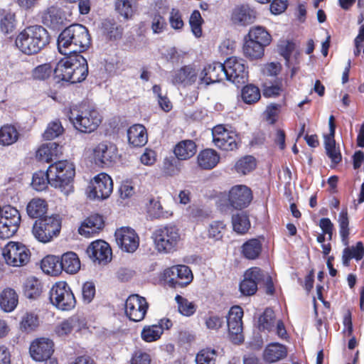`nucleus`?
Listing matches in <instances>:
<instances>
[{"label": "nucleus", "mask_w": 364, "mask_h": 364, "mask_svg": "<svg viewBox=\"0 0 364 364\" xmlns=\"http://www.w3.org/2000/svg\"><path fill=\"white\" fill-rule=\"evenodd\" d=\"M57 43L61 54L80 55L90 47L91 38L87 28L76 23L68 26L60 33Z\"/></svg>", "instance_id": "nucleus-1"}, {"label": "nucleus", "mask_w": 364, "mask_h": 364, "mask_svg": "<svg viewBox=\"0 0 364 364\" xmlns=\"http://www.w3.org/2000/svg\"><path fill=\"white\" fill-rule=\"evenodd\" d=\"M58 80L72 84L83 81L88 73L87 60L81 55H70L61 59L53 70Z\"/></svg>", "instance_id": "nucleus-2"}, {"label": "nucleus", "mask_w": 364, "mask_h": 364, "mask_svg": "<svg viewBox=\"0 0 364 364\" xmlns=\"http://www.w3.org/2000/svg\"><path fill=\"white\" fill-rule=\"evenodd\" d=\"M50 41L47 30L41 26H30L24 28L16 37V47L26 55L40 52Z\"/></svg>", "instance_id": "nucleus-3"}, {"label": "nucleus", "mask_w": 364, "mask_h": 364, "mask_svg": "<svg viewBox=\"0 0 364 364\" xmlns=\"http://www.w3.org/2000/svg\"><path fill=\"white\" fill-rule=\"evenodd\" d=\"M75 175V165L67 160L59 161L48 167L50 186L60 189L65 195L73 191V181Z\"/></svg>", "instance_id": "nucleus-4"}, {"label": "nucleus", "mask_w": 364, "mask_h": 364, "mask_svg": "<svg viewBox=\"0 0 364 364\" xmlns=\"http://www.w3.org/2000/svg\"><path fill=\"white\" fill-rule=\"evenodd\" d=\"M68 117L74 127L83 133L94 132L102 122V117L97 110L84 107L70 108Z\"/></svg>", "instance_id": "nucleus-5"}, {"label": "nucleus", "mask_w": 364, "mask_h": 364, "mask_svg": "<svg viewBox=\"0 0 364 364\" xmlns=\"http://www.w3.org/2000/svg\"><path fill=\"white\" fill-rule=\"evenodd\" d=\"M61 224L62 220L59 215L40 218L33 223L32 234L38 241L48 243L59 235Z\"/></svg>", "instance_id": "nucleus-6"}, {"label": "nucleus", "mask_w": 364, "mask_h": 364, "mask_svg": "<svg viewBox=\"0 0 364 364\" xmlns=\"http://www.w3.org/2000/svg\"><path fill=\"white\" fill-rule=\"evenodd\" d=\"M152 238L156 249L163 253L176 250L181 239L179 230L175 225H166L156 229Z\"/></svg>", "instance_id": "nucleus-7"}, {"label": "nucleus", "mask_w": 364, "mask_h": 364, "mask_svg": "<svg viewBox=\"0 0 364 364\" xmlns=\"http://www.w3.org/2000/svg\"><path fill=\"white\" fill-rule=\"evenodd\" d=\"M2 255L8 265L23 267L29 262L31 252L21 242H9L2 249Z\"/></svg>", "instance_id": "nucleus-8"}, {"label": "nucleus", "mask_w": 364, "mask_h": 364, "mask_svg": "<svg viewBox=\"0 0 364 364\" xmlns=\"http://www.w3.org/2000/svg\"><path fill=\"white\" fill-rule=\"evenodd\" d=\"M51 303L58 309L69 311L75 306V299L69 285L65 282L55 283L50 290Z\"/></svg>", "instance_id": "nucleus-9"}, {"label": "nucleus", "mask_w": 364, "mask_h": 364, "mask_svg": "<svg viewBox=\"0 0 364 364\" xmlns=\"http://www.w3.org/2000/svg\"><path fill=\"white\" fill-rule=\"evenodd\" d=\"M21 222L18 210L11 205L0 208V237H12L18 230Z\"/></svg>", "instance_id": "nucleus-10"}, {"label": "nucleus", "mask_w": 364, "mask_h": 364, "mask_svg": "<svg viewBox=\"0 0 364 364\" xmlns=\"http://www.w3.org/2000/svg\"><path fill=\"white\" fill-rule=\"evenodd\" d=\"M213 142L219 149L232 151L238 149L239 137L235 132L218 124L212 129Z\"/></svg>", "instance_id": "nucleus-11"}, {"label": "nucleus", "mask_w": 364, "mask_h": 364, "mask_svg": "<svg viewBox=\"0 0 364 364\" xmlns=\"http://www.w3.org/2000/svg\"><path fill=\"white\" fill-rule=\"evenodd\" d=\"M112 191V178L105 173H100L90 181L87 189V196L93 200H103L109 198Z\"/></svg>", "instance_id": "nucleus-12"}, {"label": "nucleus", "mask_w": 364, "mask_h": 364, "mask_svg": "<svg viewBox=\"0 0 364 364\" xmlns=\"http://www.w3.org/2000/svg\"><path fill=\"white\" fill-rule=\"evenodd\" d=\"M193 274L188 266L176 265L164 272L165 282L172 288H183L193 280Z\"/></svg>", "instance_id": "nucleus-13"}, {"label": "nucleus", "mask_w": 364, "mask_h": 364, "mask_svg": "<svg viewBox=\"0 0 364 364\" xmlns=\"http://www.w3.org/2000/svg\"><path fill=\"white\" fill-rule=\"evenodd\" d=\"M243 310L239 306L231 307L227 316L228 338L234 344H240L244 341L242 318Z\"/></svg>", "instance_id": "nucleus-14"}, {"label": "nucleus", "mask_w": 364, "mask_h": 364, "mask_svg": "<svg viewBox=\"0 0 364 364\" xmlns=\"http://www.w3.org/2000/svg\"><path fill=\"white\" fill-rule=\"evenodd\" d=\"M226 80L234 84H243L247 80L248 71L245 60L231 57L225 62Z\"/></svg>", "instance_id": "nucleus-15"}, {"label": "nucleus", "mask_w": 364, "mask_h": 364, "mask_svg": "<svg viewBox=\"0 0 364 364\" xmlns=\"http://www.w3.org/2000/svg\"><path fill=\"white\" fill-rule=\"evenodd\" d=\"M117 146L109 141H102L97 144L92 149V157L95 163L100 166L111 165L117 159Z\"/></svg>", "instance_id": "nucleus-16"}, {"label": "nucleus", "mask_w": 364, "mask_h": 364, "mask_svg": "<svg viewBox=\"0 0 364 364\" xmlns=\"http://www.w3.org/2000/svg\"><path fill=\"white\" fill-rule=\"evenodd\" d=\"M148 307L145 298L132 294L125 301V314L131 321L139 322L144 318Z\"/></svg>", "instance_id": "nucleus-17"}, {"label": "nucleus", "mask_w": 364, "mask_h": 364, "mask_svg": "<svg viewBox=\"0 0 364 364\" xmlns=\"http://www.w3.org/2000/svg\"><path fill=\"white\" fill-rule=\"evenodd\" d=\"M225 63L213 62L200 70L199 85H208L226 79Z\"/></svg>", "instance_id": "nucleus-18"}, {"label": "nucleus", "mask_w": 364, "mask_h": 364, "mask_svg": "<svg viewBox=\"0 0 364 364\" xmlns=\"http://www.w3.org/2000/svg\"><path fill=\"white\" fill-rule=\"evenodd\" d=\"M115 239L118 246L124 251L134 252L139 245V239L134 230L123 227L115 232Z\"/></svg>", "instance_id": "nucleus-19"}, {"label": "nucleus", "mask_w": 364, "mask_h": 364, "mask_svg": "<svg viewBox=\"0 0 364 364\" xmlns=\"http://www.w3.org/2000/svg\"><path fill=\"white\" fill-rule=\"evenodd\" d=\"M252 200V191L245 185L234 186L229 191V203L235 209H242L247 207Z\"/></svg>", "instance_id": "nucleus-20"}, {"label": "nucleus", "mask_w": 364, "mask_h": 364, "mask_svg": "<svg viewBox=\"0 0 364 364\" xmlns=\"http://www.w3.org/2000/svg\"><path fill=\"white\" fill-rule=\"evenodd\" d=\"M264 277V272L258 267L247 269L244 274V279L240 282V290L243 295L250 296L255 294L257 285Z\"/></svg>", "instance_id": "nucleus-21"}, {"label": "nucleus", "mask_w": 364, "mask_h": 364, "mask_svg": "<svg viewBox=\"0 0 364 364\" xmlns=\"http://www.w3.org/2000/svg\"><path fill=\"white\" fill-rule=\"evenodd\" d=\"M90 257L100 264H106L112 259V250L107 242L104 240L92 242L87 250Z\"/></svg>", "instance_id": "nucleus-22"}, {"label": "nucleus", "mask_w": 364, "mask_h": 364, "mask_svg": "<svg viewBox=\"0 0 364 364\" xmlns=\"http://www.w3.org/2000/svg\"><path fill=\"white\" fill-rule=\"evenodd\" d=\"M200 71L196 66L188 65L176 70L172 76V82L175 85L188 86L199 82Z\"/></svg>", "instance_id": "nucleus-23"}, {"label": "nucleus", "mask_w": 364, "mask_h": 364, "mask_svg": "<svg viewBox=\"0 0 364 364\" xmlns=\"http://www.w3.org/2000/svg\"><path fill=\"white\" fill-rule=\"evenodd\" d=\"M53 352V343L48 338H41L34 341L30 346V354L33 360L43 361Z\"/></svg>", "instance_id": "nucleus-24"}, {"label": "nucleus", "mask_w": 364, "mask_h": 364, "mask_svg": "<svg viewBox=\"0 0 364 364\" xmlns=\"http://www.w3.org/2000/svg\"><path fill=\"white\" fill-rule=\"evenodd\" d=\"M256 18V11L247 4L235 6L231 14L232 21L238 26H246L252 24Z\"/></svg>", "instance_id": "nucleus-25"}, {"label": "nucleus", "mask_w": 364, "mask_h": 364, "mask_svg": "<svg viewBox=\"0 0 364 364\" xmlns=\"http://www.w3.org/2000/svg\"><path fill=\"white\" fill-rule=\"evenodd\" d=\"M85 319L79 315H73L59 323L55 328V333L59 337L69 335L73 331H80L85 328Z\"/></svg>", "instance_id": "nucleus-26"}, {"label": "nucleus", "mask_w": 364, "mask_h": 364, "mask_svg": "<svg viewBox=\"0 0 364 364\" xmlns=\"http://www.w3.org/2000/svg\"><path fill=\"white\" fill-rule=\"evenodd\" d=\"M41 18L45 26L54 30L59 29L66 20L61 9L53 6L43 11Z\"/></svg>", "instance_id": "nucleus-27"}, {"label": "nucleus", "mask_w": 364, "mask_h": 364, "mask_svg": "<svg viewBox=\"0 0 364 364\" xmlns=\"http://www.w3.org/2000/svg\"><path fill=\"white\" fill-rule=\"evenodd\" d=\"M104 225L103 219L100 215H92L87 218L78 229V232L85 237H92L102 229Z\"/></svg>", "instance_id": "nucleus-28"}, {"label": "nucleus", "mask_w": 364, "mask_h": 364, "mask_svg": "<svg viewBox=\"0 0 364 364\" xmlns=\"http://www.w3.org/2000/svg\"><path fill=\"white\" fill-rule=\"evenodd\" d=\"M287 355V350L285 346L278 343L269 344L263 353V358L268 363L279 361Z\"/></svg>", "instance_id": "nucleus-29"}, {"label": "nucleus", "mask_w": 364, "mask_h": 364, "mask_svg": "<svg viewBox=\"0 0 364 364\" xmlns=\"http://www.w3.org/2000/svg\"><path fill=\"white\" fill-rule=\"evenodd\" d=\"M128 141L133 146H144L148 141L146 129L141 124H134L127 130Z\"/></svg>", "instance_id": "nucleus-30"}, {"label": "nucleus", "mask_w": 364, "mask_h": 364, "mask_svg": "<svg viewBox=\"0 0 364 364\" xmlns=\"http://www.w3.org/2000/svg\"><path fill=\"white\" fill-rule=\"evenodd\" d=\"M62 147L55 142H50L41 146L36 151L39 161L50 162L62 154Z\"/></svg>", "instance_id": "nucleus-31"}, {"label": "nucleus", "mask_w": 364, "mask_h": 364, "mask_svg": "<svg viewBox=\"0 0 364 364\" xmlns=\"http://www.w3.org/2000/svg\"><path fill=\"white\" fill-rule=\"evenodd\" d=\"M197 159L198 164L201 168L210 170L219 163L220 156L216 151L207 149L199 153Z\"/></svg>", "instance_id": "nucleus-32"}, {"label": "nucleus", "mask_w": 364, "mask_h": 364, "mask_svg": "<svg viewBox=\"0 0 364 364\" xmlns=\"http://www.w3.org/2000/svg\"><path fill=\"white\" fill-rule=\"evenodd\" d=\"M18 303V296L14 289L6 288L0 294V307L4 311H13Z\"/></svg>", "instance_id": "nucleus-33"}, {"label": "nucleus", "mask_w": 364, "mask_h": 364, "mask_svg": "<svg viewBox=\"0 0 364 364\" xmlns=\"http://www.w3.org/2000/svg\"><path fill=\"white\" fill-rule=\"evenodd\" d=\"M245 38L266 47L272 41V36L266 28L261 26L250 28Z\"/></svg>", "instance_id": "nucleus-34"}, {"label": "nucleus", "mask_w": 364, "mask_h": 364, "mask_svg": "<svg viewBox=\"0 0 364 364\" xmlns=\"http://www.w3.org/2000/svg\"><path fill=\"white\" fill-rule=\"evenodd\" d=\"M324 148L332 164L336 165L341 161L342 155L339 146L336 144L335 135L324 136Z\"/></svg>", "instance_id": "nucleus-35"}, {"label": "nucleus", "mask_w": 364, "mask_h": 364, "mask_svg": "<svg viewBox=\"0 0 364 364\" xmlns=\"http://www.w3.org/2000/svg\"><path fill=\"white\" fill-rule=\"evenodd\" d=\"M62 270L68 274H73L77 273L80 269V261L76 253L68 252L61 257Z\"/></svg>", "instance_id": "nucleus-36"}, {"label": "nucleus", "mask_w": 364, "mask_h": 364, "mask_svg": "<svg viewBox=\"0 0 364 364\" xmlns=\"http://www.w3.org/2000/svg\"><path fill=\"white\" fill-rule=\"evenodd\" d=\"M114 9L124 20L128 21L133 18L136 7L133 0H115Z\"/></svg>", "instance_id": "nucleus-37"}, {"label": "nucleus", "mask_w": 364, "mask_h": 364, "mask_svg": "<svg viewBox=\"0 0 364 364\" xmlns=\"http://www.w3.org/2000/svg\"><path fill=\"white\" fill-rule=\"evenodd\" d=\"M41 267L46 274L56 276L62 271L61 260L57 256L48 255L42 259Z\"/></svg>", "instance_id": "nucleus-38"}, {"label": "nucleus", "mask_w": 364, "mask_h": 364, "mask_svg": "<svg viewBox=\"0 0 364 364\" xmlns=\"http://www.w3.org/2000/svg\"><path fill=\"white\" fill-rule=\"evenodd\" d=\"M196 152V144L191 140L179 142L174 149L176 156L180 160H186L192 157Z\"/></svg>", "instance_id": "nucleus-39"}, {"label": "nucleus", "mask_w": 364, "mask_h": 364, "mask_svg": "<svg viewBox=\"0 0 364 364\" xmlns=\"http://www.w3.org/2000/svg\"><path fill=\"white\" fill-rule=\"evenodd\" d=\"M264 48L259 43L245 38V43L242 48L243 53L250 60L261 58L264 55Z\"/></svg>", "instance_id": "nucleus-40"}, {"label": "nucleus", "mask_w": 364, "mask_h": 364, "mask_svg": "<svg viewBox=\"0 0 364 364\" xmlns=\"http://www.w3.org/2000/svg\"><path fill=\"white\" fill-rule=\"evenodd\" d=\"M103 34L110 41H116L122 36L123 28L114 20L107 19L102 23Z\"/></svg>", "instance_id": "nucleus-41"}, {"label": "nucleus", "mask_w": 364, "mask_h": 364, "mask_svg": "<svg viewBox=\"0 0 364 364\" xmlns=\"http://www.w3.org/2000/svg\"><path fill=\"white\" fill-rule=\"evenodd\" d=\"M364 255V245L358 242L355 246L347 247L343 251L342 260L344 266L348 267L351 259L360 260Z\"/></svg>", "instance_id": "nucleus-42"}, {"label": "nucleus", "mask_w": 364, "mask_h": 364, "mask_svg": "<svg viewBox=\"0 0 364 364\" xmlns=\"http://www.w3.org/2000/svg\"><path fill=\"white\" fill-rule=\"evenodd\" d=\"M262 252V243L258 239H250L242 246V254L248 259H257Z\"/></svg>", "instance_id": "nucleus-43"}, {"label": "nucleus", "mask_w": 364, "mask_h": 364, "mask_svg": "<svg viewBox=\"0 0 364 364\" xmlns=\"http://www.w3.org/2000/svg\"><path fill=\"white\" fill-rule=\"evenodd\" d=\"M19 134L15 127L4 125L0 128V145L10 146L17 141Z\"/></svg>", "instance_id": "nucleus-44"}, {"label": "nucleus", "mask_w": 364, "mask_h": 364, "mask_svg": "<svg viewBox=\"0 0 364 364\" xmlns=\"http://www.w3.org/2000/svg\"><path fill=\"white\" fill-rule=\"evenodd\" d=\"M46 200L41 198H33L26 206V211L29 217L37 218L41 217L47 211Z\"/></svg>", "instance_id": "nucleus-45"}, {"label": "nucleus", "mask_w": 364, "mask_h": 364, "mask_svg": "<svg viewBox=\"0 0 364 364\" xmlns=\"http://www.w3.org/2000/svg\"><path fill=\"white\" fill-rule=\"evenodd\" d=\"M232 224L234 231L239 234H244L250 228L248 215L245 213H240L232 215Z\"/></svg>", "instance_id": "nucleus-46"}, {"label": "nucleus", "mask_w": 364, "mask_h": 364, "mask_svg": "<svg viewBox=\"0 0 364 364\" xmlns=\"http://www.w3.org/2000/svg\"><path fill=\"white\" fill-rule=\"evenodd\" d=\"M42 291L41 282L36 277H29L24 284L25 295L29 299H36Z\"/></svg>", "instance_id": "nucleus-47"}, {"label": "nucleus", "mask_w": 364, "mask_h": 364, "mask_svg": "<svg viewBox=\"0 0 364 364\" xmlns=\"http://www.w3.org/2000/svg\"><path fill=\"white\" fill-rule=\"evenodd\" d=\"M256 165V159L253 156H245L236 162L235 168L238 173L246 175L252 171Z\"/></svg>", "instance_id": "nucleus-48"}, {"label": "nucleus", "mask_w": 364, "mask_h": 364, "mask_svg": "<svg viewBox=\"0 0 364 364\" xmlns=\"http://www.w3.org/2000/svg\"><path fill=\"white\" fill-rule=\"evenodd\" d=\"M276 317L272 309H266L264 313L259 318V328L272 331L274 328Z\"/></svg>", "instance_id": "nucleus-49"}, {"label": "nucleus", "mask_w": 364, "mask_h": 364, "mask_svg": "<svg viewBox=\"0 0 364 364\" xmlns=\"http://www.w3.org/2000/svg\"><path fill=\"white\" fill-rule=\"evenodd\" d=\"M284 81L281 79L275 80L274 83H265L263 89V95L267 97H276L285 90Z\"/></svg>", "instance_id": "nucleus-50"}, {"label": "nucleus", "mask_w": 364, "mask_h": 364, "mask_svg": "<svg viewBox=\"0 0 364 364\" xmlns=\"http://www.w3.org/2000/svg\"><path fill=\"white\" fill-rule=\"evenodd\" d=\"M338 222L339 225V233L341 237V240L344 245L348 246L350 230L348 228L349 220L347 210H341L338 215Z\"/></svg>", "instance_id": "nucleus-51"}, {"label": "nucleus", "mask_w": 364, "mask_h": 364, "mask_svg": "<svg viewBox=\"0 0 364 364\" xmlns=\"http://www.w3.org/2000/svg\"><path fill=\"white\" fill-rule=\"evenodd\" d=\"M260 97L259 89L253 85H247L242 90V98L246 104L255 103Z\"/></svg>", "instance_id": "nucleus-52"}, {"label": "nucleus", "mask_w": 364, "mask_h": 364, "mask_svg": "<svg viewBox=\"0 0 364 364\" xmlns=\"http://www.w3.org/2000/svg\"><path fill=\"white\" fill-rule=\"evenodd\" d=\"M216 351L210 348L200 350L196 356V364H215Z\"/></svg>", "instance_id": "nucleus-53"}, {"label": "nucleus", "mask_w": 364, "mask_h": 364, "mask_svg": "<svg viewBox=\"0 0 364 364\" xmlns=\"http://www.w3.org/2000/svg\"><path fill=\"white\" fill-rule=\"evenodd\" d=\"M64 129L58 119L50 122L45 130L43 136L46 140H52L63 134Z\"/></svg>", "instance_id": "nucleus-54"}, {"label": "nucleus", "mask_w": 364, "mask_h": 364, "mask_svg": "<svg viewBox=\"0 0 364 364\" xmlns=\"http://www.w3.org/2000/svg\"><path fill=\"white\" fill-rule=\"evenodd\" d=\"M162 334L161 327L156 325L145 326L141 333V338L146 342H153L158 340Z\"/></svg>", "instance_id": "nucleus-55"}, {"label": "nucleus", "mask_w": 364, "mask_h": 364, "mask_svg": "<svg viewBox=\"0 0 364 364\" xmlns=\"http://www.w3.org/2000/svg\"><path fill=\"white\" fill-rule=\"evenodd\" d=\"M175 299L178 304V311L183 316H191L196 312V306L193 302L189 301L187 299L180 295H177Z\"/></svg>", "instance_id": "nucleus-56"}, {"label": "nucleus", "mask_w": 364, "mask_h": 364, "mask_svg": "<svg viewBox=\"0 0 364 364\" xmlns=\"http://www.w3.org/2000/svg\"><path fill=\"white\" fill-rule=\"evenodd\" d=\"M50 181L48 178V169L46 173L41 171L33 174L31 185L37 191H41L46 189L47 184L50 183Z\"/></svg>", "instance_id": "nucleus-57"}, {"label": "nucleus", "mask_w": 364, "mask_h": 364, "mask_svg": "<svg viewBox=\"0 0 364 364\" xmlns=\"http://www.w3.org/2000/svg\"><path fill=\"white\" fill-rule=\"evenodd\" d=\"M53 70L54 69L50 63H44L33 68L31 75L34 80H45L50 76Z\"/></svg>", "instance_id": "nucleus-58"}, {"label": "nucleus", "mask_w": 364, "mask_h": 364, "mask_svg": "<svg viewBox=\"0 0 364 364\" xmlns=\"http://www.w3.org/2000/svg\"><path fill=\"white\" fill-rule=\"evenodd\" d=\"M203 22V20L201 17L199 11H193L190 16L189 23L191 28L192 33L196 38H199L202 35L201 26Z\"/></svg>", "instance_id": "nucleus-59"}, {"label": "nucleus", "mask_w": 364, "mask_h": 364, "mask_svg": "<svg viewBox=\"0 0 364 364\" xmlns=\"http://www.w3.org/2000/svg\"><path fill=\"white\" fill-rule=\"evenodd\" d=\"M38 326V316L33 313H26L21 319V326L26 331H30L34 330Z\"/></svg>", "instance_id": "nucleus-60"}, {"label": "nucleus", "mask_w": 364, "mask_h": 364, "mask_svg": "<svg viewBox=\"0 0 364 364\" xmlns=\"http://www.w3.org/2000/svg\"><path fill=\"white\" fill-rule=\"evenodd\" d=\"M168 21L171 27L176 31L181 30L184 26L181 13L175 8H173L170 11Z\"/></svg>", "instance_id": "nucleus-61"}, {"label": "nucleus", "mask_w": 364, "mask_h": 364, "mask_svg": "<svg viewBox=\"0 0 364 364\" xmlns=\"http://www.w3.org/2000/svg\"><path fill=\"white\" fill-rule=\"evenodd\" d=\"M225 229V225L221 221L213 222L208 228V236L215 240H219L223 237Z\"/></svg>", "instance_id": "nucleus-62"}, {"label": "nucleus", "mask_w": 364, "mask_h": 364, "mask_svg": "<svg viewBox=\"0 0 364 364\" xmlns=\"http://www.w3.org/2000/svg\"><path fill=\"white\" fill-rule=\"evenodd\" d=\"M15 28V15L11 13L6 14L0 20V30L4 33H9Z\"/></svg>", "instance_id": "nucleus-63"}, {"label": "nucleus", "mask_w": 364, "mask_h": 364, "mask_svg": "<svg viewBox=\"0 0 364 364\" xmlns=\"http://www.w3.org/2000/svg\"><path fill=\"white\" fill-rule=\"evenodd\" d=\"M165 18L159 14H155L151 18V28L154 33H161L166 28Z\"/></svg>", "instance_id": "nucleus-64"}]
</instances>
